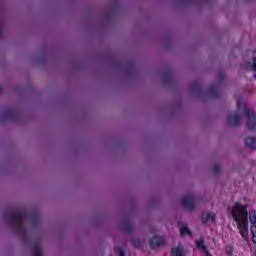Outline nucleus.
<instances>
[{"label": "nucleus", "mask_w": 256, "mask_h": 256, "mask_svg": "<svg viewBox=\"0 0 256 256\" xmlns=\"http://www.w3.org/2000/svg\"><path fill=\"white\" fill-rule=\"evenodd\" d=\"M231 216L236 222L237 229L244 241H249V210L240 202H235L231 209Z\"/></svg>", "instance_id": "obj_1"}, {"label": "nucleus", "mask_w": 256, "mask_h": 256, "mask_svg": "<svg viewBox=\"0 0 256 256\" xmlns=\"http://www.w3.org/2000/svg\"><path fill=\"white\" fill-rule=\"evenodd\" d=\"M24 217H25V213L15 212L10 214L9 219L13 223L17 233H19V235H21V237L25 239V237H27V229L23 227Z\"/></svg>", "instance_id": "obj_2"}, {"label": "nucleus", "mask_w": 256, "mask_h": 256, "mask_svg": "<svg viewBox=\"0 0 256 256\" xmlns=\"http://www.w3.org/2000/svg\"><path fill=\"white\" fill-rule=\"evenodd\" d=\"M244 113L247 116L246 127L249 131H254L256 129V114L251 110V108L246 107Z\"/></svg>", "instance_id": "obj_3"}, {"label": "nucleus", "mask_w": 256, "mask_h": 256, "mask_svg": "<svg viewBox=\"0 0 256 256\" xmlns=\"http://www.w3.org/2000/svg\"><path fill=\"white\" fill-rule=\"evenodd\" d=\"M19 111L17 109H6L1 113L2 121H6V119H12L13 121L19 119Z\"/></svg>", "instance_id": "obj_4"}, {"label": "nucleus", "mask_w": 256, "mask_h": 256, "mask_svg": "<svg viewBox=\"0 0 256 256\" xmlns=\"http://www.w3.org/2000/svg\"><path fill=\"white\" fill-rule=\"evenodd\" d=\"M182 205L185 209H188V211H194L195 210V196L193 194L184 196L182 198Z\"/></svg>", "instance_id": "obj_5"}, {"label": "nucleus", "mask_w": 256, "mask_h": 256, "mask_svg": "<svg viewBox=\"0 0 256 256\" xmlns=\"http://www.w3.org/2000/svg\"><path fill=\"white\" fill-rule=\"evenodd\" d=\"M165 245V237L163 236H157L151 238L149 242V247L151 249H157V247H163Z\"/></svg>", "instance_id": "obj_6"}, {"label": "nucleus", "mask_w": 256, "mask_h": 256, "mask_svg": "<svg viewBox=\"0 0 256 256\" xmlns=\"http://www.w3.org/2000/svg\"><path fill=\"white\" fill-rule=\"evenodd\" d=\"M227 124L230 125V127L241 125V116H239V114H229L227 117Z\"/></svg>", "instance_id": "obj_7"}, {"label": "nucleus", "mask_w": 256, "mask_h": 256, "mask_svg": "<svg viewBox=\"0 0 256 256\" xmlns=\"http://www.w3.org/2000/svg\"><path fill=\"white\" fill-rule=\"evenodd\" d=\"M196 247L199 249V251H202L205 256H211V252H209V250L207 249L205 245V240L203 238L196 240Z\"/></svg>", "instance_id": "obj_8"}, {"label": "nucleus", "mask_w": 256, "mask_h": 256, "mask_svg": "<svg viewBox=\"0 0 256 256\" xmlns=\"http://www.w3.org/2000/svg\"><path fill=\"white\" fill-rule=\"evenodd\" d=\"M196 247L199 249V251H202L205 256H211V252H209V250L207 249L205 245V240L203 238L196 240Z\"/></svg>", "instance_id": "obj_9"}, {"label": "nucleus", "mask_w": 256, "mask_h": 256, "mask_svg": "<svg viewBox=\"0 0 256 256\" xmlns=\"http://www.w3.org/2000/svg\"><path fill=\"white\" fill-rule=\"evenodd\" d=\"M171 256H187L183 244L179 243L177 247L171 249Z\"/></svg>", "instance_id": "obj_10"}, {"label": "nucleus", "mask_w": 256, "mask_h": 256, "mask_svg": "<svg viewBox=\"0 0 256 256\" xmlns=\"http://www.w3.org/2000/svg\"><path fill=\"white\" fill-rule=\"evenodd\" d=\"M191 92L195 95H201L203 93V86L199 82H193L190 85Z\"/></svg>", "instance_id": "obj_11"}, {"label": "nucleus", "mask_w": 256, "mask_h": 256, "mask_svg": "<svg viewBox=\"0 0 256 256\" xmlns=\"http://www.w3.org/2000/svg\"><path fill=\"white\" fill-rule=\"evenodd\" d=\"M245 145L251 151L255 150L256 149V138H253L251 136H247L245 138Z\"/></svg>", "instance_id": "obj_12"}, {"label": "nucleus", "mask_w": 256, "mask_h": 256, "mask_svg": "<svg viewBox=\"0 0 256 256\" xmlns=\"http://www.w3.org/2000/svg\"><path fill=\"white\" fill-rule=\"evenodd\" d=\"M162 79L164 83H172L174 79L173 70L171 69L166 70V72L163 74Z\"/></svg>", "instance_id": "obj_13"}, {"label": "nucleus", "mask_w": 256, "mask_h": 256, "mask_svg": "<svg viewBox=\"0 0 256 256\" xmlns=\"http://www.w3.org/2000/svg\"><path fill=\"white\" fill-rule=\"evenodd\" d=\"M123 231L128 233V235L133 233V224L131 223V219L125 220L123 224Z\"/></svg>", "instance_id": "obj_14"}, {"label": "nucleus", "mask_w": 256, "mask_h": 256, "mask_svg": "<svg viewBox=\"0 0 256 256\" xmlns=\"http://www.w3.org/2000/svg\"><path fill=\"white\" fill-rule=\"evenodd\" d=\"M30 220L32 221L33 225H37L41 221V214L37 211H33L30 214Z\"/></svg>", "instance_id": "obj_15"}, {"label": "nucleus", "mask_w": 256, "mask_h": 256, "mask_svg": "<svg viewBox=\"0 0 256 256\" xmlns=\"http://www.w3.org/2000/svg\"><path fill=\"white\" fill-rule=\"evenodd\" d=\"M209 95L212 96L213 99H219V97H221V92L217 90L215 86H212L210 88Z\"/></svg>", "instance_id": "obj_16"}, {"label": "nucleus", "mask_w": 256, "mask_h": 256, "mask_svg": "<svg viewBox=\"0 0 256 256\" xmlns=\"http://www.w3.org/2000/svg\"><path fill=\"white\" fill-rule=\"evenodd\" d=\"M249 222L251 223L252 227H256V211L251 210L249 212Z\"/></svg>", "instance_id": "obj_17"}, {"label": "nucleus", "mask_w": 256, "mask_h": 256, "mask_svg": "<svg viewBox=\"0 0 256 256\" xmlns=\"http://www.w3.org/2000/svg\"><path fill=\"white\" fill-rule=\"evenodd\" d=\"M32 251L34 256H43V248H41V245H35Z\"/></svg>", "instance_id": "obj_18"}, {"label": "nucleus", "mask_w": 256, "mask_h": 256, "mask_svg": "<svg viewBox=\"0 0 256 256\" xmlns=\"http://www.w3.org/2000/svg\"><path fill=\"white\" fill-rule=\"evenodd\" d=\"M131 243H132L133 247H135L136 249L141 248V246L143 245V244L141 243V240H139V238H134V239H132V240H131Z\"/></svg>", "instance_id": "obj_19"}, {"label": "nucleus", "mask_w": 256, "mask_h": 256, "mask_svg": "<svg viewBox=\"0 0 256 256\" xmlns=\"http://www.w3.org/2000/svg\"><path fill=\"white\" fill-rule=\"evenodd\" d=\"M191 230L187 226L180 228V235H191Z\"/></svg>", "instance_id": "obj_20"}, {"label": "nucleus", "mask_w": 256, "mask_h": 256, "mask_svg": "<svg viewBox=\"0 0 256 256\" xmlns=\"http://www.w3.org/2000/svg\"><path fill=\"white\" fill-rule=\"evenodd\" d=\"M213 172L215 173V175H219V173H221V165H219V164H214V166H213Z\"/></svg>", "instance_id": "obj_21"}, {"label": "nucleus", "mask_w": 256, "mask_h": 256, "mask_svg": "<svg viewBox=\"0 0 256 256\" xmlns=\"http://www.w3.org/2000/svg\"><path fill=\"white\" fill-rule=\"evenodd\" d=\"M248 67H250L251 71H256V58L253 59V63H248Z\"/></svg>", "instance_id": "obj_22"}, {"label": "nucleus", "mask_w": 256, "mask_h": 256, "mask_svg": "<svg viewBox=\"0 0 256 256\" xmlns=\"http://www.w3.org/2000/svg\"><path fill=\"white\" fill-rule=\"evenodd\" d=\"M208 219L212 221V223H215V213L213 212H208Z\"/></svg>", "instance_id": "obj_23"}, {"label": "nucleus", "mask_w": 256, "mask_h": 256, "mask_svg": "<svg viewBox=\"0 0 256 256\" xmlns=\"http://www.w3.org/2000/svg\"><path fill=\"white\" fill-rule=\"evenodd\" d=\"M226 253H227L228 256H233V247L232 246H227Z\"/></svg>", "instance_id": "obj_24"}, {"label": "nucleus", "mask_w": 256, "mask_h": 256, "mask_svg": "<svg viewBox=\"0 0 256 256\" xmlns=\"http://www.w3.org/2000/svg\"><path fill=\"white\" fill-rule=\"evenodd\" d=\"M219 81H220V83H223V81H225V74H223V73L219 74Z\"/></svg>", "instance_id": "obj_25"}, {"label": "nucleus", "mask_w": 256, "mask_h": 256, "mask_svg": "<svg viewBox=\"0 0 256 256\" xmlns=\"http://www.w3.org/2000/svg\"><path fill=\"white\" fill-rule=\"evenodd\" d=\"M207 221H209L208 215H206V217L202 218L203 225H207Z\"/></svg>", "instance_id": "obj_26"}, {"label": "nucleus", "mask_w": 256, "mask_h": 256, "mask_svg": "<svg viewBox=\"0 0 256 256\" xmlns=\"http://www.w3.org/2000/svg\"><path fill=\"white\" fill-rule=\"evenodd\" d=\"M119 256H125V250L118 248Z\"/></svg>", "instance_id": "obj_27"}, {"label": "nucleus", "mask_w": 256, "mask_h": 256, "mask_svg": "<svg viewBox=\"0 0 256 256\" xmlns=\"http://www.w3.org/2000/svg\"><path fill=\"white\" fill-rule=\"evenodd\" d=\"M0 37H3V30L0 28Z\"/></svg>", "instance_id": "obj_28"}, {"label": "nucleus", "mask_w": 256, "mask_h": 256, "mask_svg": "<svg viewBox=\"0 0 256 256\" xmlns=\"http://www.w3.org/2000/svg\"><path fill=\"white\" fill-rule=\"evenodd\" d=\"M3 93V88L0 86V95Z\"/></svg>", "instance_id": "obj_29"}, {"label": "nucleus", "mask_w": 256, "mask_h": 256, "mask_svg": "<svg viewBox=\"0 0 256 256\" xmlns=\"http://www.w3.org/2000/svg\"><path fill=\"white\" fill-rule=\"evenodd\" d=\"M241 106V102L240 101H238V107H240Z\"/></svg>", "instance_id": "obj_30"}]
</instances>
